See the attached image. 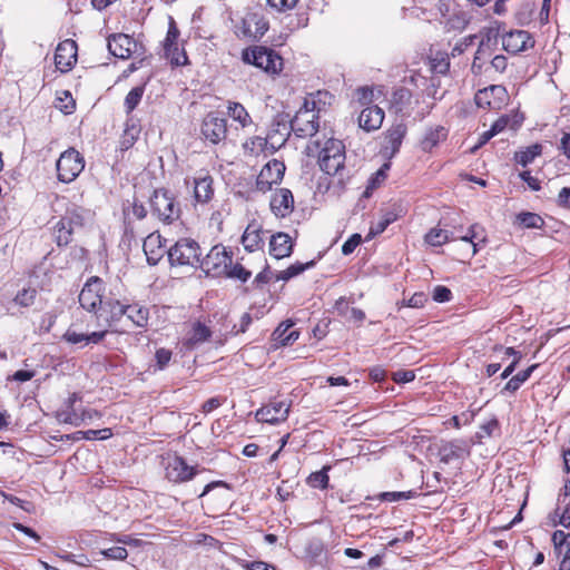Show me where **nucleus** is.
<instances>
[{
    "label": "nucleus",
    "instance_id": "6",
    "mask_svg": "<svg viewBox=\"0 0 570 570\" xmlns=\"http://www.w3.org/2000/svg\"><path fill=\"white\" fill-rule=\"evenodd\" d=\"M105 298V284L102 279L98 276H91L87 279L79 294V304L83 309L98 315Z\"/></svg>",
    "mask_w": 570,
    "mask_h": 570
},
{
    "label": "nucleus",
    "instance_id": "42",
    "mask_svg": "<svg viewBox=\"0 0 570 570\" xmlns=\"http://www.w3.org/2000/svg\"><path fill=\"white\" fill-rule=\"evenodd\" d=\"M517 222L524 228H541L544 224L540 215L530 212L520 213L517 216Z\"/></svg>",
    "mask_w": 570,
    "mask_h": 570
},
{
    "label": "nucleus",
    "instance_id": "9",
    "mask_svg": "<svg viewBox=\"0 0 570 570\" xmlns=\"http://www.w3.org/2000/svg\"><path fill=\"white\" fill-rule=\"evenodd\" d=\"M307 101H305L304 108H301L294 118L291 120L292 131L301 138L313 136L318 130V117L317 115L307 108Z\"/></svg>",
    "mask_w": 570,
    "mask_h": 570
},
{
    "label": "nucleus",
    "instance_id": "16",
    "mask_svg": "<svg viewBox=\"0 0 570 570\" xmlns=\"http://www.w3.org/2000/svg\"><path fill=\"white\" fill-rule=\"evenodd\" d=\"M533 45L531 35L525 30H513L502 36L503 49L512 55L524 51Z\"/></svg>",
    "mask_w": 570,
    "mask_h": 570
},
{
    "label": "nucleus",
    "instance_id": "10",
    "mask_svg": "<svg viewBox=\"0 0 570 570\" xmlns=\"http://www.w3.org/2000/svg\"><path fill=\"white\" fill-rule=\"evenodd\" d=\"M200 131L206 140L216 145L227 136V120L216 112H209L202 122Z\"/></svg>",
    "mask_w": 570,
    "mask_h": 570
},
{
    "label": "nucleus",
    "instance_id": "5",
    "mask_svg": "<svg viewBox=\"0 0 570 570\" xmlns=\"http://www.w3.org/2000/svg\"><path fill=\"white\" fill-rule=\"evenodd\" d=\"M56 168L59 181L69 184L83 170L85 159L78 150L69 148L58 158Z\"/></svg>",
    "mask_w": 570,
    "mask_h": 570
},
{
    "label": "nucleus",
    "instance_id": "35",
    "mask_svg": "<svg viewBox=\"0 0 570 570\" xmlns=\"http://www.w3.org/2000/svg\"><path fill=\"white\" fill-rule=\"evenodd\" d=\"M75 227L69 225L67 220L60 218L53 227V234L59 246H66L71 242Z\"/></svg>",
    "mask_w": 570,
    "mask_h": 570
},
{
    "label": "nucleus",
    "instance_id": "4",
    "mask_svg": "<svg viewBox=\"0 0 570 570\" xmlns=\"http://www.w3.org/2000/svg\"><path fill=\"white\" fill-rule=\"evenodd\" d=\"M153 215L166 224H170L180 217V207L174 195L167 189H156L150 197Z\"/></svg>",
    "mask_w": 570,
    "mask_h": 570
},
{
    "label": "nucleus",
    "instance_id": "3",
    "mask_svg": "<svg viewBox=\"0 0 570 570\" xmlns=\"http://www.w3.org/2000/svg\"><path fill=\"white\" fill-rule=\"evenodd\" d=\"M171 266H199L200 247L191 238H180L167 250Z\"/></svg>",
    "mask_w": 570,
    "mask_h": 570
},
{
    "label": "nucleus",
    "instance_id": "19",
    "mask_svg": "<svg viewBox=\"0 0 570 570\" xmlns=\"http://www.w3.org/2000/svg\"><path fill=\"white\" fill-rule=\"evenodd\" d=\"M406 135V126L404 124H396L389 128L385 132L383 151L385 155L393 157L400 150L402 141Z\"/></svg>",
    "mask_w": 570,
    "mask_h": 570
},
{
    "label": "nucleus",
    "instance_id": "43",
    "mask_svg": "<svg viewBox=\"0 0 570 570\" xmlns=\"http://www.w3.org/2000/svg\"><path fill=\"white\" fill-rule=\"evenodd\" d=\"M165 56L170 60L173 66H184L188 62L187 55L184 49H180L179 46H173L164 48Z\"/></svg>",
    "mask_w": 570,
    "mask_h": 570
},
{
    "label": "nucleus",
    "instance_id": "37",
    "mask_svg": "<svg viewBox=\"0 0 570 570\" xmlns=\"http://www.w3.org/2000/svg\"><path fill=\"white\" fill-rule=\"evenodd\" d=\"M314 264H315L314 261H311L305 264L296 262L295 264H292L291 266H288L286 269L277 272L275 275V281L287 282L291 278L302 274L304 271L313 267Z\"/></svg>",
    "mask_w": 570,
    "mask_h": 570
},
{
    "label": "nucleus",
    "instance_id": "55",
    "mask_svg": "<svg viewBox=\"0 0 570 570\" xmlns=\"http://www.w3.org/2000/svg\"><path fill=\"white\" fill-rule=\"evenodd\" d=\"M173 353L170 350L160 347L155 353L156 364L159 370H164L170 362Z\"/></svg>",
    "mask_w": 570,
    "mask_h": 570
},
{
    "label": "nucleus",
    "instance_id": "38",
    "mask_svg": "<svg viewBox=\"0 0 570 570\" xmlns=\"http://www.w3.org/2000/svg\"><path fill=\"white\" fill-rule=\"evenodd\" d=\"M453 239H456V236H454L453 232L441 228H432L425 235V242L431 246H442L446 242Z\"/></svg>",
    "mask_w": 570,
    "mask_h": 570
},
{
    "label": "nucleus",
    "instance_id": "58",
    "mask_svg": "<svg viewBox=\"0 0 570 570\" xmlns=\"http://www.w3.org/2000/svg\"><path fill=\"white\" fill-rule=\"evenodd\" d=\"M59 557L61 559H63L65 561L76 563L80 567H88L90 564L89 558L85 554L76 556L73 553H65V554H59Z\"/></svg>",
    "mask_w": 570,
    "mask_h": 570
},
{
    "label": "nucleus",
    "instance_id": "7",
    "mask_svg": "<svg viewBox=\"0 0 570 570\" xmlns=\"http://www.w3.org/2000/svg\"><path fill=\"white\" fill-rule=\"evenodd\" d=\"M230 263L232 256L227 253L226 248L222 245H216L212 247L203 259L200 258L199 267L206 275L218 277L225 274Z\"/></svg>",
    "mask_w": 570,
    "mask_h": 570
},
{
    "label": "nucleus",
    "instance_id": "60",
    "mask_svg": "<svg viewBox=\"0 0 570 570\" xmlns=\"http://www.w3.org/2000/svg\"><path fill=\"white\" fill-rule=\"evenodd\" d=\"M561 507H563V509L560 514L559 523L564 528H569L570 527V500L567 502H559V507L556 510V512H558L561 509Z\"/></svg>",
    "mask_w": 570,
    "mask_h": 570
},
{
    "label": "nucleus",
    "instance_id": "56",
    "mask_svg": "<svg viewBox=\"0 0 570 570\" xmlns=\"http://www.w3.org/2000/svg\"><path fill=\"white\" fill-rule=\"evenodd\" d=\"M432 297L438 303H445L451 299L452 293L446 286L438 285L433 289Z\"/></svg>",
    "mask_w": 570,
    "mask_h": 570
},
{
    "label": "nucleus",
    "instance_id": "8",
    "mask_svg": "<svg viewBox=\"0 0 570 570\" xmlns=\"http://www.w3.org/2000/svg\"><path fill=\"white\" fill-rule=\"evenodd\" d=\"M286 166L283 161L272 159L264 165L256 178V189L262 193L272 190L274 185H279L283 180Z\"/></svg>",
    "mask_w": 570,
    "mask_h": 570
},
{
    "label": "nucleus",
    "instance_id": "46",
    "mask_svg": "<svg viewBox=\"0 0 570 570\" xmlns=\"http://www.w3.org/2000/svg\"><path fill=\"white\" fill-rule=\"evenodd\" d=\"M417 495V492L414 490L410 491H392V492H381L377 498L381 501L385 502H396L401 500H410Z\"/></svg>",
    "mask_w": 570,
    "mask_h": 570
},
{
    "label": "nucleus",
    "instance_id": "63",
    "mask_svg": "<svg viewBox=\"0 0 570 570\" xmlns=\"http://www.w3.org/2000/svg\"><path fill=\"white\" fill-rule=\"evenodd\" d=\"M556 202L559 207L570 209V187L561 188Z\"/></svg>",
    "mask_w": 570,
    "mask_h": 570
},
{
    "label": "nucleus",
    "instance_id": "18",
    "mask_svg": "<svg viewBox=\"0 0 570 570\" xmlns=\"http://www.w3.org/2000/svg\"><path fill=\"white\" fill-rule=\"evenodd\" d=\"M271 209L277 217H286L294 209V197L289 189L281 188L272 196Z\"/></svg>",
    "mask_w": 570,
    "mask_h": 570
},
{
    "label": "nucleus",
    "instance_id": "14",
    "mask_svg": "<svg viewBox=\"0 0 570 570\" xmlns=\"http://www.w3.org/2000/svg\"><path fill=\"white\" fill-rule=\"evenodd\" d=\"M134 38L125 33L112 35L108 38L109 52L120 59H128L138 49Z\"/></svg>",
    "mask_w": 570,
    "mask_h": 570
},
{
    "label": "nucleus",
    "instance_id": "13",
    "mask_svg": "<svg viewBox=\"0 0 570 570\" xmlns=\"http://www.w3.org/2000/svg\"><path fill=\"white\" fill-rule=\"evenodd\" d=\"M289 404L284 401H274L258 409L255 413L257 422L278 424L288 417Z\"/></svg>",
    "mask_w": 570,
    "mask_h": 570
},
{
    "label": "nucleus",
    "instance_id": "47",
    "mask_svg": "<svg viewBox=\"0 0 570 570\" xmlns=\"http://www.w3.org/2000/svg\"><path fill=\"white\" fill-rule=\"evenodd\" d=\"M224 275L227 276L228 278L238 279L245 283L252 276V273L239 263H236L234 265L230 263Z\"/></svg>",
    "mask_w": 570,
    "mask_h": 570
},
{
    "label": "nucleus",
    "instance_id": "59",
    "mask_svg": "<svg viewBox=\"0 0 570 570\" xmlns=\"http://www.w3.org/2000/svg\"><path fill=\"white\" fill-rule=\"evenodd\" d=\"M242 566L247 570H277V568L274 564L261 560L245 561Z\"/></svg>",
    "mask_w": 570,
    "mask_h": 570
},
{
    "label": "nucleus",
    "instance_id": "61",
    "mask_svg": "<svg viewBox=\"0 0 570 570\" xmlns=\"http://www.w3.org/2000/svg\"><path fill=\"white\" fill-rule=\"evenodd\" d=\"M519 176L529 186L530 189L534 191L540 190V181L531 175L530 170H524L520 173Z\"/></svg>",
    "mask_w": 570,
    "mask_h": 570
},
{
    "label": "nucleus",
    "instance_id": "21",
    "mask_svg": "<svg viewBox=\"0 0 570 570\" xmlns=\"http://www.w3.org/2000/svg\"><path fill=\"white\" fill-rule=\"evenodd\" d=\"M384 120V111L376 105L365 107L358 116V126L365 131L377 130Z\"/></svg>",
    "mask_w": 570,
    "mask_h": 570
},
{
    "label": "nucleus",
    "instance_id": "23",
    "mask_svg": "<svg viewBox=\"0 0 570 570\" xmlns=\"http://www.w3.org/2000/svg\"><path fill=\"white\" fill-rule=\"evenodd\" d=\"M552 542L559 556H562L559 570H570V533L557 530L552 534Z\"/></svg>",
    "mask_w": 570,
    "mask_h": 570
},
{
    "label": "nucleus",
    "instance_id": "40",
    "mask_svg": "<svg viewBox=\"0 0 570 570\" xmlns=\"http://www.w3.org/2000/svg\"><path fill=\"white\" fill-rule=\"evenodd\" d=\"M71 226L81 227L85 220V209L72 204L67 207L65 215L61 217Z\"/></svg>",
    "mask_w": 570,
    "mask_h": 570
},
{
    "label": "nucleus",
    "instance_id": "57",
    "mask_svg": "<svg viewBox=\"0 0 570 570\" xmlns=\"http://www.w3.org/2000/svg\"><path fill=\"white\" fill-rule=\"evenodd\" d=\"M362 237L360 234H353L342 246V253L344 255L352 254L355 248L361 244Z\"/></svg>",
    "mask_w": 570,
    "mask_h": 570
},
{
    "label": "nucleus",
    "instance_id": "30",
    "mask_svg": "<svg viewBox=\"0 0 570 570\" xmlns=\"http://www.w3.org/2000/svg\"><path fill=\"white\" fill-rule=\"evenodd\" d=\"M294 323L292 321H285L281 323L277 328L274 331L275 340L278 341L282 345H288L294 343L298 336L299 332L296 330H292Z\"/></svg>",
    "mask_w": 570,
    "mask_h": 570
},
{
    "label": "nucleus",
    "instance_id": "22",
    "mask_svg": "<svg viewBox=\"0 0 570 570\" xmlns=\"http://www.w3.org/2000/svg\"><path fill=\"white\" fill-rule=\"evenodd\" d=\"M101 313L97 317H101L106 313L107 327H111L115 323L119 322L127 311V303L119 299L105 298L102 307L99 309Z\"/></svg>",
    "mask_w": 570,
    "mask_h": 570
},
{
    "label": "nucleus",
    "instance_id": "52",
    "mask_svg": "<svg viewBox=\"0 0 570 570\" xmlns=\"http://www.w3.org/2000/svg\"><path fill=\"white\" fill-rule=\"evenodd\" d=\"M78 433L82 434V438L86 440H107L112 436V431L109 428L100 430H87Z\"/></svg>",
    "mask_w": 570,
    "mask_h": 570
},
{
    "label": "nucleus",
    "instance_id": "2",
    "mask_svg": "<svg viewBox=\"0 0 570 570\" xmlns=\"http://www.w3.org/2000/svg\"><path fill=\"white\" fill-rule=\"evenodd\" d=\"M345 159V146L340 139L328 138L320 148L318 165L327 175L338 174L344 168Z\"/></svg>",
    "mask_w": 570,
    "mask_h": 570
},
{
    "label": "nucleus",
    "instance_id": "24",
    "mask_svg": "<svg viewBox=\"0 0 570 570\" xmlns=\"http://www.w3.org/2000/svg\"><path fill=\"white\" fill-rule=\"evenodd\" d=\"M293 252V242L288 234L277 233L269 242V254L276 259L287 257Z\"/></svg>",
    "mask_w": 570,
    "mask_h": 570
},
{
    "label": "nucleus",
    "instance_id": "49",
    "mask_svg": "<svg viewBox=\"0 0 570 570\" xmlns=\"http://www.w3.org/2000/svg\"><path fill=\"white\" fill-rule=\"evenodd\" d=\"M98 553L101 554L106 559L117 560V561H122L128 557L127 549L121 546L104 548Z\"/></svg>",
    "mask_w": 570,
    "mask_h": 570
},
{
    "label": "nucleus",
    "instance_id": "29",
    "mask_svg": "<svg viewBox=\"0 0 570 570\" xmlns=\"http://www.w3.org/2000/svg\"><path fill=\"white\" fill-rule=\"evenodd\" d=\"M125 316L136 326L146 327L149 320V309L139 303L127 304Z\"/></svg>",
    "mask_w": 570,
    "mask_h": 570
},
{
    "label": "nucleus",
    "instance_id": "28",
    "mask_svg": "<svg viewBox=\"0 0 570 570\" xmlns=\"http://www.w3.org/2000/svg\"><path fill=\"white\" fill-rule=\"evenodd\" d=\"M412 92L410 89L405 87L396 88L391 97L390 104L391 108L394 109L396 114H404L409 110L411 105Z\"/></svg>",
    "mask_w": 570,
    "mask_h": 570
},
{
    "label": "nucleus",
    "instance_id": "64",
    "mask_svg": "<svg viewBox=\"0 0 570 570\" xmlns=\"http://www.w3.org/2000/svg\"><path fill=\"white\" fill-rule=\"evenodd\" d=\"M558 149L570 160V132H564L560 139Z\"/></svg>",
    "mask_w": 570,
    "mask_h": 570
},
{
    "label": "nucleus",
    "instance_id": "41",
    "mask_svg": "<svg viewBox=\"0 0 570 570\" xmlns=\"http://www.w3.org/2000/svg\"><path fill=\"white\" fill-rule=\"evenodd\" d=\"M480 230H482V228L479 225L474 224V225L470 226V228L468 229V233L465 235L456 236V239L471 243V245L473 247V249H472L473 255H475L478 253V246H479L480 242H482V243L485 242V237L483 235L480 238Z\"/></svg>",
    "mask_w": 570,
    "mask_h": 570
},
{
    "label": "nucleus",
    "instance_id": "17",
    "mask_svg": "<svg viewBox=\"0 0 570 570\" xmlns=\"http://www.w3.org/2000/svg\"><path fill=\"white\" fill-rule=\"evenodd\" d=\"M142 248L149 265L158 264L168 250L166 249V239L157 232L145 238Z\"/></svg>",
    "mask_w": 570,
    "mask_h": 570
},
{
    "label": "nucleus",
    "instance_id": "62",
    "mask_svg": "<svg viewBox=\"0 0 570 570\" xmlns=\"http://www.w3.org/2000/svg\"><path fill=\"white\" fill-rule=\"evenodd\" d=\"M390 169V164L385 163L375 174L374 176L371 178L370 180V186L375 188L376 186H379L385 178H386V173L387 170Z\"/></svg>",
    "mask_w": 570,
    "mask_h": 570
},
{
    "label": "nucleus",
    "instance_id": "51",
    "mask_svg": "<svg viewBox=\"0 0 570 570\" xmlns=\"http://www.w3.org/2000/svg\"><path fill=\"white\" fill-rule=\"evenodd\" d=\"M298 0H266L267 6L279 13L293 10Z\"/></svg>",
    "mask_w": 570,
    "mask_h": 570
},
{
    "label": "nucleus",
    "instance_id": "20",
    "mask_svg": "<svg viewBox=\"0 0 570 570\" xmlns=\"http://www.w3.org/2000/svg\"><path fill=\"white\" fill-rule=\"evenodd\" d=\"M403 215V208L401 205L393 204L389 208L382 210L380 219L372 224L367 238L375 237L382 234L392 223L397 220Z\"/></svg>",
    "mask_w": 570,
    "mask_h": 570
},
{
    "label": "nucleus",
    "instance_id": "11",
    "mask_svg": "<svg viewBox=\"0 0 570 570\" xmlns=\"http://www.w3.org/2000/svg\"><path fill=\"white\" fill-rule=\"evenodd\" d=\"M508 97L505 88L501 85H491L480 89L474 97V101L480 108L500 109Z\"/></svg>",
    "mask_w": 570,
    "mask_h": 570
},
{
    "label": "nucleus",
    "instance_id": "36",
    "mask_svg": "<svg viewBox=\"0 0 570 570\" xmlns=\"http://www.w3.org/2000/svg\"><path fill=\"white\" fill-rule=\"evenodd\" d=\"M537 365H531L528 368L518 372L504 385L503 392L514 393L521 385L529 380Z\"/></svg>",
    "mask_w": 570,
    "mask_h": 570
},
{
    "label": "nucleus",
    "instance_id": "1",
    "mask_svg": "<svg viewBox=\"0 0 570 570\" xmlns=\"http://www.w3.org/2000/svg\"><path fill=\"white\" fill-rule=\"evenodd\" d=\"M242 60L245 63L253 65L271 76H277L283 70V58L273 49L254 46L246 48L242 52Z\"/></svg>",
    "mask_w": 570,
    "mask_h": 570
},
{
    "label": "nucleus",
    "instance_id": "54",
    "mask_svg": "<svg viewBox=\"0 0 570 570\" xmlns=\"http://www.w3.org/2000/svg\"><path fill=\"white\" fill-rule=\"evenodd\" d=\"M179 37V30L177 29L175 21L170 18L168 31L165 38L164 48L177 46V40Z\"/></svg>",
    "mask_w": 570,
    "mask_h": 570
},
{
    "label": "nucleus",
    "instance_id": "15",
    "mask_svg": "<svg viewBox=\"0 0 570 570\" xmlns=\"http://www.w3.org/2000/svg\"><path fill=\"white\" fill-rule=\"evenodd\" d=\"M77 43L72 39L61 41L55 52V63L62 72L70 70L77 61Z\"/></svg>",
    "mask_w": 570,
    "mask_h": 570
},
{
    "label": "nucleus",
    "instance_id": "27",
    "mask_svg": "<svg viewBox=\"0 0 570 570\" xmlns=\"http://www.w3.org/2000/svg\"><path fill=\"white\" fill-rule=\"evenodd\" d=\"M448 130L443 126H435L426 129L420 145L425 153L432 151L442 140H445Z\"/></svg>",
    "mask_w": 570,
    "mask_h": 570
},
{
    "label": "nucleus",
    "instance_id": "34",
    "mask_svg": "<svg viewBox=\"0 0 570 570\" xmlns=\"http://www.w3.org/2000/svg\"><path fill=\"white\" fill-rule=\"evenodd\" d=\"M228 116L237 121L243 128L252 124V117L249 116L246 108L236 101H228L227 106Z\"/></svg>",
    "mask_w": 570,
    "mask_h": 570
},
{
    "label": "nucleus",
    "instance_id": "39",
    "mask_svg": "<svg viewBox=\"0 0 570 570\" xmlns=\"http://www.w3.org/2000/svg\"><path fill=\"white\" fill-rule=\"evenodd\" d=\"M330 469H331V466L325 465V466H323L322 470L311 473L308 475V478L306 479L307 484L314 489H321V490L326 489L328 487V481H330V476H328Z\"/></svg>",
    "mask_w": 570,
    "mask_h": 570
},
{
    "label": "nucleus",
    "instance_id": "25",
    "mask_svg": "<svg viewBox=\"0 0 570 570\" xmlns=\"http://www.w3.org/2000/svg\"><path fill=\"white\" fill-rule=\"evenodd\" d=\"M194 199L198 204L208 203L214 196L213 178L209 175H202L193 179Z\"/></svg>",
    "mask_w": 570,
    "mask_h": 570
},
{
    "label": "nucleus",
    "instance_id": "31",
    "mask_svg": "<svg viewBox=\"0 0 570 570\" xmlns=\"http://www.w3.org/2000/svg\"><path fill=\"white\" fill-rule=\"evenodd\" d=\"M262 243L259 228L254 224H249L242 236L244 248L248 252H254L261 247Z\"/></svg>",
    "mask_w": 570,
    "mask_h": 570
},
{
    "label": "nucleus",
    "instance_id": "53",
    "mask_svg": "<svg viewBox=\"0 0 570 570\" xmlns=\"http://www.w3.org/2000/svg\"><path fill=\"white\" fill-rule=\"evenodd\" d=\"M267 140L263 137H253L244 144V148L248 150L250 154L257 155L259 151L264 149Z\"/></svg>",
    "mask_w": 570,
    "mask_h": 570
},
{
    "label": "nucleus",
    "instance_id": "44",
    "mask_svg": "<svg viewBox=\"0 0 570 570\" xmlns=\"http://www.w3.org/2000/svg\"><path fill=\"white\" fill-rule=\"evenodd\" d=\"M145 92L144 86L134 87L125 98L126 112L130 114L140 102Z\"/></svg>",
    "mask_w": 570,
    "mask_h": 570
},
{
    "label": "nucleus",
    "instance_id": "48",
    "mask_svg": "<svg viewBox=\"0 0 570 570\" xmlns=\"http://www.w3.org/2000/svg\"><path fill=\"white\" fill-rule=\"evenodd\" d=\"M62 340L71 345L79 347L87 346V333H79L72 327H69L62 335Z\"/></svg>",
    "mask_w": 570,
    "mask_h": 570
},
{
    "label": "nucleus",
    "instance_id": "12",
    "mask_svg": "<svg viewBox=\"0 0 570 570\" xmlns=\"http://www.w3.org/2000/svg\"><path fill=\"white\" fill-rule=\"evenodd\" d=\"M166 479L174 483H183L191 480L196 475V469L178 455L169 458L166 466Z\"/></svg>",
    "mask_w": 570,
    "mask_h": 570
},
{
    "label": "nucleus",
    "instance_id": "50",
    "mask_svg": "<svg viewBox=\"0 0 570 570\" xmlns=\"http://www.w3.org/2000/svg\"><path fill=\"white\" fill-rule=\"evenodd\" d=\"M36 295L37 291L35 288H22L17 293L14 302L22 307H28L33 304Z\"/></svg>",
    "mask_w": 570,
    "mask_h": 570
},
{
    "label": "nucleus",
    "instance_id": "32",
    "mask_svg": "<svg viewBox=\"0 0 570 570\" xmlns=\"http://www.w3.org/2000/svg\"><path fill=\"white\" fill-rule=\"evenodd\" d=\"M542 154V145L533 144L514 153L513 159L517 164L527 167Z\"/></svg>",
    "mask_w": 570,
    "mask_h": 570
},
{
    "label": "nucleus",
    "instance_id": "45",
    "mask_svg": "<svg viewBox=\"0 0 570 570\" xmlns=\"http://www.w3.org/2000/svg\"><path fill=\"white\" fill-rule=\"evenodd\" d=\"M469 23V18H468V14L463 11H459V12H454L453 14H451L446 22H445V28L450 31V30H458V31H461L463 30Z\"/></svg>",
    "mask_w": 570,
    "mask_h": 570
},
{
    "label": "nucleus",
    "instance_id": "26",
    "mask_svg": "<svg viewBox=\"0 0 570 570\" xmlns=\"http://www.w3.org/2000/svg\"><path fill=\"white\" fill-rule=\"evenodd\" d=\"M212 336V331L203 323L196 322L188 336L183 340L181 345L186 351L196 348Z\"/></svg>",
    "mask_w": 570,
    "mask_h": 570
},
{
    "label": "nucleus",
    "instance_id": "33",
    "mask_svg": "<svg viewBox=\"0 0 570 570\" xmlns=\"http://www.w3.org/2000/svg\"><path fill=\"white\" fill-rule=\"evenodd\" d=\"M100 413L96 410H83L81 413L71 412V413H59L58 417L60 421L65 423L72 424L75 426L80 425L82 422L87 420H92L95 417H100Z\"/></svg>",
    "mask_w": 570,
    "mask_h": 570
}]
</instances>
